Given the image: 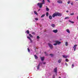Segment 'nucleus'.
<instances>
[{
    "label": "nucleus",
    "mask_w": 78,
    "mask_h": 78,
    "mask_svg": "<svg viewBox=\"0 0 78 78\" xmlns=\"http://www.w3.org/2000/svg\"><path fill=\"white\" fill-rule=\"evenodd\" d=\"M62 16V14L61 13H60L59 12H57V13H54L52 15V17L54 18L55 17H56L57 16Z\"/></svg>",
    "instance_id": "1"
},
{
    "label": "nucleus",
    "mask_w": 78,
    "mask_h": 78,
    "mask_svg": "<svg viewBox=\"0 0 78 78\" xmlns=\"http://www.w3.org/2000/svg\"><path fill=\"white\" fill-rule=\"evenodd\" d=\"M54 42H55V43L53 45L55 46L57 45V44H58V45H59V44H61V42L58 41H55Z\"/></svg>",
    "instance_id": "2"
},
{
    "label": "nucleus",
    "mask_w": 78,
    "mask_h": 78,
    "mask_svg": "<svg viewBox=\"0 0 78 78\" xmlns=\"http://www.w3.org/2000/svg\"><path fill=\"white\" fill-rule=\"evenodd\" d=\"M43 5V4L42 3V2L38 3L37 4V5L38 6H39L40 8H42V5Z\"/></svg>",
    "instance_id": "3"
},
{
    "label": "nucleus",
    "mask_w": 78,
    "mask_h": 78,
    "mask_svg": "<svg viewBox=\"0 0 78 78\" xmlns=\"http://www.w3.org/2000/svg\"><path fill=\"white\" fill-rule=\"evenodd\" d=\"M48 45L49 46V47L51 49H52L53 48V45H51L50 43H48Z\"/></svg>",
    "instance_id": "4"
},
{
    "label": "nucleus",
    "mask_w": 78,
    "mask_h": 78,
    "mask_svg": "<svg viewBox=\"0 0 78 78\" xmlns=\"http://www.w3.org/2000/svg\"><path fill=\"white\" fill-rule=\"evenodd\" d=\"M54 72L55 73H57V72H58L57 70V67H56L55 69H54Z\"/></svg>",
    "instance_id": "5"
},
{
    "label": "nucleus",
    "mask_w": 78,
    "mask_h": 78,
    "mask_svg": "<svg viewBox=\"0 0 78 78\" xmlns=\"http://www.w3.org/2000/svg\"><path fill=\"white\" fill-rule=\"evenodd\" d=\"M53 32V33H58V30H53L52 31Z\"/></svg>",
    "instance_id": "6"
},
{
    "label": "nucleus",
    "mask_w": 78,
    "mask_h": 78,
    "mask_svg": "<svg viewBox=\"0 0 78 78\" xmlns=\"http://www.w3.org/2000/svg\"><path fill=\"white\" fill-rule=\"evenodd\" d=\"M58 3L61 4L62 3V1L61 0H59L58 1H57Z\"/></svg>",
    "instance_id": "7"
},
{
    "label": "nucleus",
    "mask_w": 78,
    "mask_h": 78,
    "mask_svg": "<svg viewBox=\"0 0 78 78\" xmlns=\"http://www.w3.org/2000/svg\"><path fill=\"white\" fill-rule=\"evenodd\" d=\"M41 65V63H39L38 64V65L37 66V70H39V68H40V66Z\"/></svg>",
    "instance_id": "8"
},
{
    "label": "nucleus",
    "mask_w": 78,
    "mask_h": 78,
    "mask_svg": "<svg viewBox=\"0 0 78 78\" xmlns=\"http://www.w3.org/2000/svg\"><path fill=\"white\" fill-rule=\"evenodd\" d=\"M66 31L67 32V33H70V30H69V29H67L66 30Z\"/></svg>",
    "instance_id": "9"
},
{
    "label": "nucleus",
    "mask_w": 78,
    "mask_h": 78,
    "mask_svg": "<svg viewBox=\"0 0 78 78\" xmlns=\"http://www.w3.org/2000/svg\"><path fill=\"white\" fill-rule=\"evenodd\" d=\"M34 57L36 59H37L38 58V57H37V56L36 55H34Z\"/></svg>",
    "instance_id": "10"
},
{
    "label": "nucleus",
    "mask_w": 78,
    "mask_h": 78,
    "mask_svg": "<svg viewBox=\"0 0 78 78\" xmlns=\"http://www.w3.org/2000/svg\"><path fill=\"white\" fill-rule=\"evenodd\" d=\"M49 18L50 20H51V19H52V16L51 15H50L49 16Z\"/></svg>",
    "instance_id": "11"
},
{
    "label": "nucleus",
    "mask_w": 78,
    "mask_h": 78,
    "mask_svg": "<svg viewBox=\"0 0 78 78\" xmlns=\"http://www.w3.org/2000/svg\"><path fill=\"white\" fill-rule=\"evenodd\" d=\"M63 57L64 58H67L68 57V56H67V55H63Z\"/></svg>",
    "instance_id": "12"
},
{
    "label": "nucleus",
    "mask_w": 78,
    "mask_h": 78,
    "mask_svg": "<svg viewBox=\"0 0 78 78\" xmlns=\"http://www.w3.org/2000/svg\"><path fill=\"white\" fill-rule=\"evenodd\" d=\"M51 26L53 28H55V24H51Z\"/></svg>",
    "instance_id": "13"
},
{
    "label": "nucleus",
    "mask_w": 78,
    "mask_h": 78,
    "mask_svg": "<svg viewBox=\"0 0 78 78\" xmlns=\"http://www.w3.org/2000/svg\"><path fill=\"white\" fill-rule=\"evenodd\" d=\"M62 60V59H61V58H60L59 60H58V63H61Z\"/></svg>",
    "instance_id": "14"
},
{
    "label": "nucleus",
    "mask_w": 78,
    "mask_h": 78,
    "mask_svg": "<svg viewBox=\"0 0 78 78\" xmlns=\"http://www.w3.org/2000/svg\"><path fill=\"white\" fill-rule=\"evenodd\" d=\"M34 13H35L36 15H38V14L37 13V12H36V11H34Z\"/></svg>",
    "instance_id": "15"
},
{
    "label": "nucleus",
    "mask_w": 78,
    "mask_h": 78,
    "mask_svg": "<svg viewBox=\"0 0 78 78\" xmlns=\"http://www.w3.org/2000/svg\"><path fill=\"white\" fill-rule=\"evenodd\" d=\"M46 10L47 11H49V9L48 8H47V6H46Z\"/></svg>",
    "instance_id": "16"
},
{
    "label": "nucleus",
    "mask_w": 78,
    "mask_h": 78,
    "mask_svg": "<svg viewBox=\"0 0 78 78\" xmlns=\"http://www.w3.org/2000/svg\"><path fill=\"white\" fill-rule=\"evenodd\" d=\"M40 58L41 59V61H44V57H43L42 58L41 57Z\"/></svg>",
    "instance_id": "17"
},
{
    "label": "nucleus",
    "mask_w": 78,
    "mask_h": 78,
    "mask_svg": "<svg viewBox=\"0 0 78 78\" xmlns=\"http://www.w3.org/2000/svg\"><path fill=\"white\" fill-rule=\"evenodd\" d=\"M26 33L27 34H30V31L29 30H27L26 31Z\"/></svg>",
    "instance_id": "18"
},
{
    "label": "nucleus",
    "mask_w": 78,
    "mask_h": 78,
    "mask_svg": "<svg viewBox=\"0 0 78 78\" xmlns=\"http://www.w3.org/2000/svg\"><path fill=\"white\" fill-rule=\"evenodd\" d=\"M45 14H43L41 16V18H42V17H45Z\"/></svg>",
    "instance_id": "19"
},
{
    "label": "nucleus",
    "mask_w": 78,
    "mask_h": 78,
    "mask_svg": "<svg viewBox=\"0 0 78 78\" xmlns=\"http://www.w3.org/2000/svg\"><path fill=\"white\" fill-rule=\"evenodd\" d=\"M65 45L66 46H67L68 45V42L66 41L65 43Z\"/></svg>",
    "instance_id": "20"
},
{
    "label": "nucleus",
    "mask_w": 78,
    "mask_h": 78,
    "mask_svg": "<svg viewBox=\"0 0 78 78\" xmlns=\"http://www.w3.org/2000/svg\"><path fill=\"white\" fill-rule=\"evenodd\" d=\"M42 2H42V3L44 5V4H45V0H43Z\"/></svg>",
    "instance_id": "21"
},
{
    "label": "nucleus",
    "mask_w": 78,
    "mask_h": 78,
    "mask_svg": "<svg viewBox=\"0 0 78 78\" xmlns=\"http://www.w3.org/2000/svg\"><path fill=\"white\" fill-rule=\"evenodd\" d=\"M69 22H70V23H74V22L73 21H72L69 20Z\"/></svg>",
    "instance_id": "22"
},
{
    "label": "nucleus",
    "mask_w": 78,
    "mask_h": 78,
    "mask_svg": "<svg viewBox=\"0 0 78 78\" xmlns=\"http://www.w3.org/2000/svg\"><path fill=\"white\" fill-rule=\"evenodd\" d=\"M46 16L47 17H48V12H46Z\"/></svg>",
    "instance_id": "23"
},
{
    "label": "nucleus",
    "mask_w": 78,
    "mask_h": 78,
    "mask_svg": "<svg viewBox=\"0 0 78 78\" xmlns=\"http://www.w3.org/2000/svg\"><path fill=\"white\" fill-rule=\"evenodd\" d=\"M29 36L30 37H33V36L31 34H29Z\"/></svg>",
    "instance_id": "24"
},
{
    "label": "nucleus",
    "mask_w": 78,
    "mask_h": 78,
    "mask_svg": "<svg viewBox=\"0 0 78 78\" xmlns=\"http://www.w3.org/2000/svg\"><path fill=\"white\" fill-rule=\"evenodd\" d=\"M74 48V51H75L76 50V47H74L73 48Z\"/></svg>",
    "instance_id": "25"
},
{
    "label": "nucleus",
    "mask_w": 78,
    "mask_h": 78,
    "mask_svg": "<svg viewBox=\"0 0 78 78\" xmlns=\"http://www.w3.org/2000/svg\"><path fill=\"white\" fill-rule=\"evenodd\" d=\"M50 56H51V57H53V54H50L49 55Z\"/></svg>",
    "instance_id": "26"
},
{
    "label": "nucleus",
    "mask_w": 78,
    "mask_h": 78,
    "mask_svg": "<svg viewBox=\"0 0 78 78\" xmlns=\"http://www.w3.org/2000/svg\"><path fill=\"white\" fill-rule=\"evenodd\" d=\"M37 39H40V37L39 36H37Z\"/></svg>",
    "instance_id": "27"
},
{
    "label": "nucleus",
    "mask_w": 78,
    "mask_h": 78,
    "mask_svg": "<svg viewBox=\"0 0 78 78\" xmlns=\"http://www.w3.org/2000/svg\"><path fill=\"white\" fill-rule=\"evenodd\" d=\"M70 15L71 16H73V15H74V13H71L70 14Z\"/></svg>",
    "instance_id": "28"
},
{
    "label": "nucleus",
    "mask_w": 78,
    "mask_h": 78,
    "mask_svg": "<svg viewBox=\"0 0 78 78\" xmlns=\"http://www.w3.org/2000/svg\"><path fill=\"white\" fill-rule=\"evenodd\" d=\"M27 50H28V51H29V52H30V49H29V48H27Z\"/></svg>",
    "instance_id": "29"
},
{
    "label": "nucleus",
    "mask_w": 78,
    "mask_h": 78,
    "mask_svg": "<svg viewBox=\"0 0 78 78\" xmlns=\"http://www.w3.org/2000/svg\"><path fill=\"white\" fill-rule=\"evenodd\" d=\"M27 38L28 39H31V38H30L29 37H27Z\"/></svg>",
    "instance_id": "30"
},
{
    "label": "nucleus",
    "mask_w": 78,
    "mask_h": 78,
    "mask_svg": "<svg viewBox=\"0 0 78 78\" xmlns=\"http://www.w3.org/2000/svg\"><path fill=\"white\" fill-rule=\"evenodd\" d=\"M76 46H77V44H75L74 46H73V48H74V47H76Z\"/></svg>",
    "instance_id": "31"
},
{
    "label": "nucleus",
    "mask_w": 78,
    "mask_h": 78,
    "mask_svg": "<svg viewBox=\"0 0 78 78\" xmlns=\"http://www.w3.org/2000/svg\"><path fill=\"white\" fill-rule=\"evenodd\" d=\"M44 54L46 55V56H47L48 55V54H47V52H44Z\"/></svg>",
    "instance_id": "32"
},
{
    "label": "nucleus",
    "mask_w": 78,
    "mask_h": 78,
    "mask_svg": "<svg viewBox=\"0 0 78 78\" xmlns=\"http://www.w3.org/2000/svg\"><path fill=\"white\" fill-rule=\"evenodd\" d=\"M65 60L66 62H69L68 59H66Z\"/></svg>",
    "instance_id": "33"
},
{
    "label": "nucleus",
    "mask_w": 78,
    "mask_h": 78,
    "mask_svg": "<svg viewBox=\"0 0 78 78\" xmlns=\"http://www.w3.org/2000/svg\"><path fill=\"white\" fill-rule=\"evenodd\" d=\"M35 20H38V18H35Z\"/></svg>",
    "instance_id": "34"
},
{
    "label": "nucleus",
    "mask_w": 78,
    "mask_h": 78,
    "mask_svg": "<svg viewBox=\"0 0 78 78\" xmlns=\"http://www.w3.org/2000/svg\"><path fill=\"white\" fill-rule=\"evenodd\" d=\"M70 1H69L68 2V4H70Z\"/></svg>",
    "instance_id": "35"
},
{
    "label": "nucleus",
    "mask_w": 78,
    "mask_h": 78,
    "mask_svg": "<svg viewBox=\"0 0 78 78\" xmlns=\"http://www.w3.org/2000/svg\"><path fill=\"white\" fill-rule=\"evenodd\" d=\"M72 67H74V64H72Z\"/></svg>",
    "instance_id": "36"
},
{
    "label": "nucleus",
    "mask_w": 78,
    "mask_h": 78,
    "mask_svg": "<svg viewBox=\"0 0 78 78\" xmlns=\"http://www.w3.org/2000/svg\"><path fill=\"white\" fill-rule=\"evenodd\" d=\"M65 65H66V66H68V65H67V63H65Z\"/></svg>",
    "instance_id": "37"
},
{
    "label": "nucleus",
    "mask_w": 78,
    "mask_h": 78,
    "mask_svg": "<svg viewBox=\"0 0 78 78\" xmlns=\"http://www.w3.org/2000/svg\"><path fill=\"white\" fill-rule=\"evenodd\" d=\"M53 78H55V75H53Z\"/></svg>",
    "instance_id": "38"
},
{
    "label": "nucleus",
    "mask_w": 78,
    "mask_h": 78,
    "mask_svg": "<svg viewBox=\"0 0 78 78\" xmlns=\"http://www.w3.org/2000/svg\"><path fill=\"white\" fill-rule=\"evenodd\" d=\"M47 1L49 3H50V0H47Z\"/></svg>",
    "instance_id": "39"
},
{
    "label": "nucleus",
    "mask_w": 78,
    "mask_h": 78,
    "mask_svg": "<svg viewBox=\"0 0 78 78\" xmlns=\"http://www.w3.org/2000/svg\"><path fill=\"white\" fill-rule=\"evenodd\" d=\"M68 19V17H66L65 18V19Z\"/></svg>",
    "instance_id": "40"
},
{
    "label": "nucleus",
    "mask_w": 78,
    "mask_h": 78,
    "mask_svg": "<svg viewBox=\"0 0 78 78\" xmlns=\"http://www.w3.org/2000/svg\"><path fill=\"white\" fill-rule=\"evenodd\" d=\"M71 4L72 5H73V2H72L71 3Z\"/></svg>",
    "instance_id": "41"
},
{
    "label": "nucleus",
    "mask_w": 78,
    "mask_h": 78,
    "mask_svg": "<svg viewBox=\"0 0 78 78\" xmlns=\"http://www.w3.org/2000/svg\"><path fill=\"white\" fill-rule=\"evenodd\" d=\"M43 64H46V62H43Z\"/></svg>",
    "instance_id": "42"
},
{
    "label": "nucleus",
    "mask_w": 78,
    "mask_h": 78,
    "mask_svg": "<svg viewBox=\"0 0 78 78\" xmlns=\"http://www.w3.org/2000/svg\"><path fill=\"white\" fill-rule=\"evenodd\" d=\"M30 42H32V40H31V39H30Z\"/></svg>",
    "instance_id": "43"
},
{
    "label": "nucleus",
    "mask_w": 78,
    "mask_h": 78,
    "mask_svg": "<svg viewBox=\"0 0 78 78\" xmlns=\"http://www.w3.org/2000/svg\"><path fill=\"white\" fill-rule=\"evenodd\" d=\"M33 34H35L34 33V32H32Z\"/></svg>",
    "instance_id": "44"
},
{
    "label": "nucleus",
    "mask_w": 78,
    "mask_h": 78,
    "mask_svg": "<svg viewBox=\"0 0 78 78\" xmlns=\"http://www.w3.org/2000/svg\"><path fill=\"white\" fill-rule=\"evenodd\" d=\"M66 12H69V11L67 10V11H66Z\"/></svg>",
    "instance_id": "45"
},
{
    "label": "nucleus",
    "mask_w": 78,
    "mask_h": 78,
    "mask_svg": "<svg viewBox=\"0 0 78 78\" xmlns=\"http://www.w3.org/2000/svg\"><path fill=\"white\" fill-rule=\"evenodd\" d=\"M77 20H78V16L77 17Z\"/></svg>",
    "instance_id": "46"
},
{
    "label": "nucleus",
    "mask_w": 78,
    "mask_h": 78,
    "mask_svg": "<svg viewBox=\"0 0 78 78\" xmlns=\"http://www.w3.org/2000/svg\"><path fill=\"white\" fill-rule=\"evenodd\" d=\"M40 10H41V9H39L38 10V11H40Z\"/></svg>",
    "instance_id": "47"
},
{
    "label": "nucleus",
    "mask_w": 78,
    "mask_h": 78,
    "mask_svg": "<svg viewBox=\"0 0 78 78\" xmlns=\"http://www.w3.org/2000/svg\"><path fill=\"white\" fill-rule=\"evenodd\" d=\"M76 0V1H78V0Z\"/></svg>",
    "instance_id": "48"
},
{
    "label": "nucleus",
    "mask_w": 78,
    "mask_h": 78,
    "mask_svg": "<svg viewBox=\"0 0 78 78\" xmlns=\"http://www.w3.org/2000/svg\"><path fill=\"white\" fill-rule=\"evenodd\" d=\"M58 78H61V77H59Z\"/></svg>",
    "instance_id": "49"
},
{
    "label": "nucleus",
    "mask_w": 78,
    "mask_h": 78,
    "mask_svg": "<svg viewBox=\"0 0 78 78\" xmlns=\"http://www.w3.org/2000/svg\"><path fill=\"white\" fill-rule=\"evenodd\" d=\"M77 29H78V27L77 28Z\"/></svg>",
    "instance_id": "50"
}]
</instances>
